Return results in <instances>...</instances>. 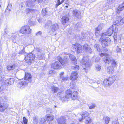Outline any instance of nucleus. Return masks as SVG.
I'll use <instances>...</instances> for the list:
<instances>
[{
  "label": "nucleus",
  "instance_id": "obj_46",
  "mask_svg": "<svg viewBox=\"0 0 124 124\" xmlns=\"http://www.w3.org/2000/svg\"><path fill=\"white\" fill-rule=\"evenodd\" d=\"M115 1V0H107V2L108 4L111 5Z\"/></svg>",
  "mask_w": 124,
  "mask_h": 124
},
{
  "label": "nucleus",
  "instance_id": "obj_37",
  "mask_svg": "<svg viewBox=\"0 0 124 124\" xmlns=\"http://www.w3.org/2000/svg\"><path fill=\"white\" fill-rule=\"evenodd\" d=\"M103 119L106 124H108L110 120V118L108 116H106L104 117Z\"/></svg>",
  "mask_w": 124,
  "mask_h": 124
},
{
  "label": "nucleus",
  "instance_id": "obj_52",
  "mask_svg": "<svg viewBox=\"0 0 124 124\" xmlns=\"http://www.w3.org/2000/svg\"><path fill=\"white\" fill-rule=\"evenodd\" d=\"M23 121L25 124H27V123L28 120L26 119L25 117H23Z\"/></svg>",
  "mask_w": 124,
  "mask_h": 124
},
{
  "label": "nucleus",
  "instance_id": "obj_16",
  "mask_svg": "<svg viewBox=\"0 0 124 124\" xmlns=\"http://www.w3.org/2000/svg\"><path fill=\"white\" fill-rule=\"evenodd\" d=\"M112 65L111 66H108L106 70L107 73L110 74H112L114 71V67L115 66Z\"/></svg>",
  "mask_w": 124,
  "mask_h": 124
},
{
  "label": "nucleus",
  "instance_id": "obj_34",
  "mask_svg": "<svg viewBox=\"0 0 124 124\" xmlns=\"http://www.w3.org/2000/svg\"><path fill=\"white\" fill-rule=\"evenodd\" d=\"M57 96L60 98L62 99L65 100L66 99L65 98V96H64V94H63L62 92H59L57 94Z\"/></svg>",
  "mask_w": 124,
  "mask_h": 124
},
{
  "label": "nucleus",
  "instance_id": "obj_13",
  "mask_svg": "<svg viewBox=\"0 0 124 124\" xmlns=\"http://www.w3.org/2000/svg\"><path fill=\"white\" fill-rule=\"evenodd\" d=\"M78 77V73L77 72H72L70 76V79L72 81L77 80Z\"/></svg>",
  "mask_w": 124,
  "mask_h": 124
},
{
  "label": "nucleus",
  "instance_id": "obj_10",
  "mask_svg": "<svg viewBox=\"0 0 124 124\" xmlns=\"http://www.w3.org/2000/svg\"><path fill=\"white\" fill-rule=\"evenodd\" d=\"M34 59V55L32 53H30L26 55L25 58V61L27 62H31Z\"/></svg>",
  "mask_w": 124,
  "mask_h": 124
},
{
  "label": "nucleus",
  "instance_id": "obj_59",
  "mask_svg": "<svg viewBox=\"0 0 124 124\" xmlns=\"http://www.w3.org/2000/svg\"><path fill=\"white\" fill-rule=\"evenodd\" d=\"M8 28L7 29V28H6L5 30V32L6 34H7L8 33V31L9 30Z\"/></svg>",
  "mask_w": 124,
  "mask_h": 124
},
{
  "label": "nucleus",
  "instance_id": "obj_22",
  "mask_svg": "<svg viewBox=\"0 0 124 124\" xmlns=\"http://www.w3.org/2000/svg\"><path fill=\"white\" fill-rule=\"evenodd\" d=\"M104 25L102 23H100L98 27L96 28L95 29V34L97 35L99 33V31L101 30L102 28L104 26Z\"/></svg>",
  "mask_w": 124,
  "mask_h": 124
},
{
  "label": "nucleus",
  "instance_id": "obj_23",
  "mask_svg": "<svg viewBox=\"0 0 124 124\" xmlns=\"http://www.w3.org/2000/svg\"><path fill=\"white\" fill-rule=\"evenodd\" d=\"M73 13L74 16L78 18H80L81 17V13L80 12L77 10H74L73 11Z\"/></svg>",
  "mask_w": 124,
  "mask_h": 124
},
{
  "label": "nucleus",
  "instance_id": "obj_9",
  "mask_svg": "<svg viewBox=\"0 0 124 124\" xmlns=\"http://www.w3.org/2000/svg\"><path fill=\"white\" fill-rule=\"evenodd\" d=\"M63 54L66 55V56H69L70 59L72 61H73L74 64H77V61L75 57L73 55L69 54H67V53L65 52L62 53Z\"/></svg>",
  "mask_w": 124,
  "mask_h": 124
},
{
  "label": "nucleus",
  "instance_id": "obj_58",
  "mask_svg": "<svg viewBox=\"0 0 124 124\" xmlns=\"http://www.w3.org/2000/svg\"><path fill=\"white\" fill-rule=\"evenodd\" d=\"M118 29L117 28V27H115V33H117L118 32Z\"/></svg>",
  "mask_w": 124,
  "mask_h": 124
},
{
  "label": "nucleus",
  "instance_id": "obj_43",
  "mask_svg": "<svg viewBox=\"0 0 124 124\" xmlns=\"http://www.w3.org/2000/svg\"><path fill=\"white\" fill-rule=\"evenodd\" d=\"M81 26V23H78L75 26V29H77L78 28H79Z\"/></svg>",
  "mask_w": 124,
  "mask_h": 124
},
{
  "label": "nucleus",
  "instance_id": "obj_61",
  "mask_svg": "<svg viewBox=\"0 0 124 124\" xmlns=\"http://www.w3.org/2000/svg\"><path fill=\"white\" fill-rule=\"evenodd\" d=\"M23 3H21L20 5V6H21V8H22L23 7Z\"/></svg>",
  "mask_w": 124,
  "mask_h": 124
},
{
  "label": "nucleus",
  "instance_id": "obj_50",
  "mask_svg": "<svg viewBox=\"0 0 124 124\" xmlns=\"http://www.w3.org/2000/svg\"><path fill=\"white\" fill-rule=\"evenodd\" d=\"M25 47H24L23 49L21 50L19 52V54H22L25 53L24 49Z\"/></svg>",
  "mask_w": 124,
  "mask_h": 124
},
{
  "label": "nucleus",
  "instance_id": "obj_57",
  "mask_svg": "<svg viewBox=\"0 0 124 124\" xmlns=\"http://www.w3.org/2000/svg\"><path fill=\"white\" fill-rule=\"evenodd\" d=\"M99 57H97L95 59V61L96 62H98L99 61Z\"/></svg>",
  "mask_w": 124,
  "mask_h": 124
},
{
  "label": "nucleus",
  "instance_id": "obj_36",
  "mask_svg": "<svg viewBox=\"0 0 124 124\" xmlns=\"http://www.w3.org/2000/svg\"><path fill=\"white\" fill-rule=\"evenodd\" d=\"M54 117L53 115H50L47 116V118H46V120L50 123L51 121L53 120Z\"/></svg>",
  "mask_w": 124,
  "mask_h": 124
},
{
  "label": "nucleus",
  "instance_id": "obj_2",
  "mask_svg": "<svg viewBox=\"0 0 124 124\" xmlns=\"http://www.w3.org/2000/svg\"><path fill=\"white\" fill-rule=\"evenodd\" d=\"M0 81L3 84L11 85L13 84L14 81L13 78H8L7 79L5 78V76L2 74V71L0 70Z\"/></svg>",
  "mask_w": 124,
  "mask_h": 124
},
{
  "label": "nucleus",
  "instance_id": "obj_56",
  "mask_svg": "<svg viewBox=\"0 0 124 124\" xmlns=\"http://www.w3.org/2000/svg\"><path fill=\"white\" fill-rule=\"evenodd\" d=\"M118 121H113L112 122V124H118Z\"/></svg>",
  "mask_w": 124,
  "mask_h": 124
},
{
  "label": "nucleus",
  "instance_id": "obj_27",
  "mask_svg": "<svg viewBox=\"0 0 124 124\" xmlns=\"http://www.w3.org/2000/svg\"><path fill=\"white\" fill-rule=\"evenodd\" d=\"M89 114L86 111H84L83 112L81 116L82 118L81 119H79V120L80 122H81L82 120H83V119H85L86 117H88V116L89 115Z\"/></svg>",
  "mask_w": 124,
  "mask_h": 124
},
{
  "label": "nucleus",
  "instance_id": "obj_6",
  "mask_svg": "<svg viewBox=\"0 0 124 124\" xmlns=\"http://www.w3.org/2000/svg\"><path fill=\"white\" fill-rule=\"evenodd\" d=\"M36 50L38 52L37 55H36L37 57L39 60L43 59L44 55V52L41 49L38 48H36Z\"/></svg>",
  "mask_w": 124,
  "mask_h": 124
},
{
  "label": "nucleus",
  "instance_id": "obj_29",
  "mask_svg": "<svg viewBox=\"0 0 124 124\" xmlns=\"http://www.w3.org/2000/svg\"><path fill=\"white\" fill-rule=\"evenodd\" d=\"M58 89V88L55 86L54 85L52 86L50 88L51 91L52 93H56Z\"/></svg>",
  "mask_w": 124,
  "mask_h": 124
},
{
  "label": "nucleus",
  "instance_id": "obj_38",
  "mask_svg": "<svg viewBox=\"0 0 124 124\" xmlns=\"http://www.w3.org/2000/svg\"><path fill=\"white\" fill-rule=\"evenodd\" d=\"M85 123L86 124L89 123H91L92 122L91 119L90 117H86V118H85Z\"/></svg>",
  "mask_w": 124,
  "mask_h": 124
},
{
  "label": "nucleus",
  "instance_id": "obj_4",
  "mask_svg": "<svg viewBox=\"0 0 124 124\" xmlns=\"http://www.w3.org/2000/svg\"><path fill=\"white\" fill-rule=\"evenodd\" d=\"M104 61L105 63L109 64L110 63L113 66H116L117 65V63L115 60L108 54L105 55L104 58Z\"/></svg>",
  "mask_w": 124,
  "mask_h": 124
},
{
  "label": "nucleus",
  "instance_id": "obj_33",
  "mask_svg": "<svg viewBox=\"0 0 124 124\" xmlns=\"http://www.w3.org/2000/svg\"><path fill=\"white\" fill-rule=\"evenodd\" d=\"M16 66L15 64H13L12 65H9L7 67V69L8 71H10L13 70L16 68Z\"/></svg>",
  "mask_w": 124,
  "mask_h": 124
},
{
  "label": "nucleus",
  "instance_id": "obj_1",
  "mask_svg": "<svg viewBox=\"0 0 124 124\" xmlns=\"http://www.w3.org/2000/svg\"><path fill=\"white\" fill-rule=\"evenodd\" d=\"M24 78L25 79L24 80L21 81L18 83L17 86L19 88L22 89L26 86L28 83L27 81L31 78V76L29 73H25Z\"/></svg>",
  "mask_w": 124,
  "mask_h": 124
},
{
  "label": "nucleus",
  "instance_id": "obj_41",
  "mask_svg": "<svg viewBox=\"0 0 124 124\" xmlns=\"http://www.w3.org/2000/svg\"><path fill=\"white\" fill-rule=\"evenodd\" d=\"M94 47L97 50L98 52L100 50V45L98 44H97L94 45Z\"/></svg>",
  "mask_w": 124,
  "mask_h": 124
},
{
  "label": "nucleus",
  "instance_id": "obj_25",
  "mask_svg": "<svg viewBox=\"0 0 124 124\" xmlns=\"http://www.w3.org/2000/svg\"><path fill=\"white\" fill-rule=\"evenodd\" d=\"M124 9V1L123 3L119 5L117 9V12L118 13H120V11L123 10Z\"/></svg>",
  "mask_w": 124,
  "mask_h": 124
},
{
  "label": "nucleus",
  "instance_id": "obj_24",
  "mask_svg": "<svg viewBox=\"0 0 124 124\" xmlns=\"http://www.w3.org/2000/svg\"><path fill=\"white\" fill-rule=\"evenodd\" d=\"M64 72H62L60 74V77L59 79V80L62 81L67 80L68 79V77H64L63 74Z\"/></svg>",
  "mask_w": 124,
  "mask_h": 124
},
{
  "label": "nucleus",
  "instance_id": "obj_60",
  "mask_svg": "<svg viewBox=\"0 0 124 124\" xmlns=\"http://www.w3.org/2000/svg\"><path fill=\"white\" fill-rule=\"evenodd\" d=\"M116 50L117 52H120L121 51V49L120 48L118 47V48L116 49Z\"/></svg>",
  "mask_w": 124,
  "mask_h": 124
},
{
  "label": "nucleus",
  "instance_id": "obj_42",
  "mask_svg": "<svg viewBox=\"0 0 124 124\" xmlns=\"http://www.w3.org/2000/svg\"><path fill=\"white\" fill-rule=\"evenodd\" d=\"M72 68L76 70H78L79 69V67L78 65H75L74 66H73Z\"/></svg>",
  "mask_w": 124,
  "mask_h": 124
},
{
  "label": "nucleus",
  "instance_id": "obj_5",
  "mask_svg": "<svg viewBox=\"0 0 124 124\" xmlns=\"http://www.w3.org/2000/svg\"><path fill=\"white\" fill-rule=\"evenodd\" d=\"M20 33L24 34H29L31 32V30L29 26L25 25L22 27L19 31Z\"/></svg>",
  "mask_w": 124,
  "mask_h": 124
},
{
  "label": "nucleus",
  "instance_id": "obj_8",
  "mask_svg": "<svg viewBox=\"0 0 124 124\" xmlns=\"http://www.w3.org/2000/svg\"><path fill=\"white\" fill-rule=\"evenodd\" d=\"M102 38H100V40L101 41L102 45L103 48L105 47L106 46H108L111 43V40L110 39L108 38H107L104 40H102Z\"/></svg>",
  "mask_w": 124,
  "mask_h": 124
},
{
  "label": "nucleus",
  "instance_id": "obj_12",
  "mask_svg": "<svg viewBox=\"0 0 124 124\" xmlns=\"http://www.w3.org/2000/svg\"><path fill=\"white\" fill-rule=\"evenodd\" d=\"M60 64V63L58 61H56L52 64L51 67L55 69H61L62 67Z\"/></svg>",
  "mask_w": 124,
  "mask_h": 124
},
{
  "label": "nucleus",
  "instance_id": "obj_21",
  "mask_svg": "<svg viewBox=\"0 0 124 124\" xmlns=\"http://www.w3.org/2000/svg\"><path fill=\"white\" fill-rule=\"evenodd\" d=\"M69 18L68 16L66 15L62 17V23L63 25H65L68 22Z\"/></svg>",
  "mask_w": 124,
  "mask_h": 124
},
{
  "label": "nucleus",
  "instance_id": "obj_62",
  "mask_svg": "<svg viewBox=\"0 0 124 124\" xmlns=\"http://www.w3.org/2000/svg\"><path fill=\"white\" fill-rule=\"evenodd\" d=\"M64 1V0H62L61 2V4H62V3H63Z\"/></svg>",
  "mask_w": 124,
  "mask_h": 124
},
{
  "label": "nucleus",
  "instance_id": "obj_48",
  "mask_svg": "<svg viewBox=\"0 0 124 124\" xmlns=\"http://www.w3.org/2000/svg\"><path fill=\"white\" fill-rule=\"evenodd\" d=\"M38 117L36 116H34L33 117V120L36 123H37L38 122Z\"/></svg>",
  "mask_w": 124,
  "mask_h": 124
},
{
  "label": "nucleus",
  "instance_id": "obj_28",
  "mask_svg": "<svg viewBox=\"0 0 124 124\" xmlns=\"http://www.w3.org/2000/svg\"><path fill=\"white\" fill-rule=\"evenodd\" d=\"M116 76H113L109 77L108 78V81H109L110 83H111L112 85L116 80Z\"/></svg>",
  "mask_w": 124,
  "mask_h": 124
},
{
  "label": "nucleus",
  "instance_id": "obj_17",
  "mask_svg": "<svg viewBox=\"0 0 124 124\" xmlns=\"http://www.w3.org/2000/svg\"><path fill=\"white\" fill-rule=\"evenodd\" d=\"M116 22V23L122 25L124 23V17L121 19V17L120 16L117 17Z\"/></svg>",
  "mask_w": 124,
  "mask_h": 124
},
{
  "label": "nucleus",
  "instance_id": "obj_40",
  "mask_svg": "<svg viewBox=\"0 0 124 124\" xmlns=\"http://www.w3.org/2000/svg\"><path fill=\"white\" fill-rule=\"evenodd\" d=\"M87 34H82L81 37L80 38V39L83 40L86 38L88 39V37H87Z\"/></svg>",
  "mask_w": 124,
  "mask_h": 124
},
{
  "label": "nucleus",
  "instance_id": "obj_63",
  "mask_svg": "<svg viewBox=\"0 0 124 124\" xmlns=\"http://www.w3.org/2000/svg\"><path fill=\"white\" fill-rule=\"evenodd\" d=\"M93 80H90L89 81V83H92V81Z\"/></svg>",
  "mask_w": 124,
  "mask_h": 124
},
{
  "label": "nucleus",
  "instance_id": "obj_20",
  "mask_svg": "<svg viewBox=\"0 0 124 124\" xmlns=\"http://www.w3.org/2000/svg\"><path fill=\"white\" fill-rule=\"evenodd\" d=\"M83 49L88 53H91L92 52V49L90 46L86 44L83 46Z\"/></svg>",
  "mask_w": 124,
  "mask_h": 124
},
{
  "label": "nucleus",
  "instance_id": "obj_30",
  "mask_svg": "<svg viewBox=\"0 0 124 124\" xmlns=\"http://www.w3.org/2000/svg\"><path fill=\"white\" fill-rule=\"evenodd\" d=\"M8 107L4 103L0 104V111H3Z\"/></svg>",
  "mask_w": 124,
  "mask_h": 124
},
{
  "label": "nucleus",
  "instance_id": "obj_19",
  "mask_svg": "<svg viewBox=\"0 0 124 124\" xmlns=\"http://www.w3.org/2000/svg\"><path fill=\"white\" fill-rule=\"evenodd\" d=\"M59 28V26L56 24L52 25L50 27V32H54L55 31L57 30Z\"/></svg>",
  "mask_w": 124,
  "mask_h": 124
},
{
  "label": "nucleus",
  "instance_id": "obj_55",
  "mask_svg": "<svg viewBox=\"0 0 124 124\" xmlns=\"http://www.w3.org/2000/svg\"><path fill=\"white\" fill-rule=\"evenodd\" d=\"M106 54H104L103 53H101V54H99V55H100V56L101 57H103V56H105V55H106Z\"/></svg>",
  "mask_w": 124,
  "mask_h": 124
},
{
  "label": "nucleus",
  "instance_id": "obj_15",
  "mask_svg": "<svg viewBox=\"0 0 124 124\" xmlns=\"http://www.w3.org/2000/svg\"><path fill=\"white\" fill-rule=\"evenodd\" d=\"M64 55V58L61 61V62L60 63L61 64L64 66H66L68 64V59L67 58V57H68V56L65 55Z\"/></svg>",
  "mask_w": 124,
  "mask_h": 124
},
{
  "label": "nucleus",
  "instance_id": "obj_44",
  "mask_svg": "<svg viewBox=\"0 0 124 124\" xmlns=\"http://www.w3.org/2000/svg\"><path fill=\"white\" fill-rule=\"evenodd\" d=\"M7 9L9 11L12 9V5L11 4H9L7 7Z\"/></svg>",
  "mask_w": 124,
  "mask_h": 124
},
{
  "label": "nucleus",
  "instance_id": "obj_32",
  "mask_svg": "<svg viewBox=\"0 0 124 124\" xmlns=\"http://www.w3.org/2000/svg\"><path fill=\"white\" fill-rule=\"evenodd\" d=\"M103 84L106 86H108L112 85L111 83H110L108 78L104 79L103 82Z\"/></svg>",
  "mask_w": 124,
  "mask_h": 124
},
{
  "label": "nucleus",
  "instance_id": "obj_18",
  "mask_svg": "<svg viewBox=\"0 0 124 124\" xmlns=\"http://www.w3.org/2000/svg\"><path fill=\"white\" fill-rule=\"evenodd\" d=\"M25 12L26 14L28 15L31 14H35L37 12V10L35 9L26 8Z\"/></svg>",
  "mask_w": 124,
  "mask_h": 124
},
{
  "label": "nucleus",
  "instance_id": "obj_47",
  "mask_svg": "<svg viewBox=\"0 0 124 124\" xmlns=\"http://www.w3.org/2000/svg\"><path fill=\"white\" fill-rule=\"evenodd\" d=\"M56 2L57 3L55 6V7L56 8H57L59 5L62 4L60 0H57Z\"/></svg>",
  "mask_w": 124,
  "mask_h": 124
},
{
  "label": "nucleus",
  "instance_id": "obj_26",
  "mask_svg": "<svg viewBox=\"0 0 124 124\" xmlns=\"http://www.w3.org/2000/svg\"><path fill=\"white\" fill-rule=\"evenodd\" d=\"M66 119L63 117H61L57 120L58 124H65V123Z\"/></svg>",
  "mask_w": 124,
  "mask_h": 124
},
{
  "label": "nucleus",
  "instance_id": "obj_7",
  "mask_svg": "<svg viewBox=\"0 0 124 124\" xmlns=\"http://www.w3.org/2000/svg\"><path fill=\"white\" fill-rule=\"evenodd\" d=\"M73 49L74 51L78 53H79L82 51V47L80 44L77 43L72 46Z\"/></svg>",
  "mask_w": 124,
  "mask_h": 124
},
{
  "label": "nucleus",
  "instance_id": "obj_14",
  "mask_svg": "<svg viewBox=\"0 0 124 124\" xmlns=\"http://www.w3.org/2000/svg\"><path fill=\"white\" fill-rule=\"evenodd\" d=\"M115 25L114 26L112 25L110 28L107 30L106 32L105 35H107L109 36H111L113 34V28L115 26Z\"/></svg>",
  "mask_w": 124,
  "mask_h": 124
},
{
  "label": "nucleus",
  "instance_id": "obj_45",
  "mask_svg": "<svg viewBox=\"0 0 124 124\" xmlns=\"http://www.w3.org/2000/svg\"><path fill=\"white\" fill-rule=\"evenodd\" d=\"M45 120L44 118L41 119L39 120V123L40 124H43L45 123Z\"/></svg>",
  "mask_w": 124,
  "mask_h": 124
},
{
  "label": "nucleus",
  "instance_id": "obj_51",
  "mask_svg": "<svg viewBox=\"0 0 124 124\" xmlns=\"http://www.w3.org/2000/svg\"><path fill=\"white\" fill-rule=\"evenodd\" d=\"M95 105L94 104H92L91 105L89 106V108L92 109L94 108L95 107Z\"/></svg>",
  "mask_w": 124,
  "mask_h": 124
},
{
  "label": "nucleus",
  "instance_id": "obj_39",
  "mask_svg": "<svg viewBox=\"0 0 124 124\" xmlns=\"http://www.w3.org/2000/svg\"><path fill=\"white\" fill-rule=\"evenodd\" d=\"M47 12L46 9L45 8H43L42 9L41 13L43 15L45 16L47 15Z\"/></svg>",
  "mask_w": 124,
  "mask_h": 124
},
{
  "label": "nucleus",
  "instance_id": "obj_31",
  "mask_svg": "<svg viewBox=\"0 0 124 124\" xmlns=\"http://www.w3.org/2000/svg\"><path fill=\"white\" fill-rule=\"evenodd\" d=\"M77 94L78 93L77 91L73 92L72 93L70 97H71L72 100H75L77 98Z\"/></svg>",
  "mask_w": 124,
  "mask_h": 124
},
{
  "label": "nucleus",
  "instance_id": "obj_11",
  "mask_svg": "<svg viewBox=\"0 0 124 124\" xmlns=\"http://www.w3.org/2000/svg\"><path fill=\"white\" fill-rule=\"evenodd\" d=\"M36 0H27L26 3V5L28 7H32L34 5V2ZM39 3H41L43 1V0H38Z\"/></svg>",
  "mask_w": 124,
  "mask_h": 124
},
{
  "label": "nucleus",
  "instance_id": "obj_54",
  "mask_svg": "<svg viewBox=\"0 0 124 124\" xmlns=\"http://www.w3.org/2000/svg\"><path fill=\"white\" fill-rule=\"evenodd\" d=\"M42 32L41 31H39L36 33V36L41 35L42 34Z\"/></svg>",
  "mask_w": 124,
  "mask_h": 124
},
{
  "label": "nucleus",
  "instance_id": "obj_64",
  "mask_svg": "<svg viewBox=\"0 0 124 124\" xmlns=\"http://www.w3.org/2000/svg\"><path fill=\"white\" fill-rule=\"evenodd\" d=\"M38 21L39 22H40V19H39Z\"/></svg>",
  "mask_w": 124,
  "mask_h": 124
},
{
  "label": "nucleus",
  "instance_id": "obj_49",
  "mask_svg": "<svg viewBox=\"0 0 124 124\" xmlns=\"http://www.w3.org/2000/svg\"><path fill=\"white\" fill-rule=\"evenodd\" d=\"M95 67L97 71H99L101 68V66L99 65H97Z\"/></svg>",
  "mask_w": 124,
  "mask_h": 124
},
{
  "label": "nucleus",
  "instance_id": "obj_3",
  "mask_svg": "<svg viewBox=\"0 0 124 124\" xmlns=\"http://www.w3.org/2000/svg\"><path fill=\"white\" fill-rule=\"evenodd\" d=\"M81 64L84 70L86 72L89 70L91 65V62L88 61L87 58L86 57L83 58L82 60Z\"/></svg>",
  "mask_w": 124,
  "mask_h": 124
},
{
  "label": "nucleus",
  "instance_id": "obj_53",
  "mask_svg": "<svg viewBox=\"0 0 124 124\" xmlns=\"http://www.w3.org/2000/svg\"><path fill=\"white\" fill-rule=\"evenodd\" d=\"M57 59L59 61V62H61V61L62 60V58L60 56H58L57 57Z\"/></svg>",
  "mask_w": 124,
  "mask_h": 124
},
{
  "label": "nucleus",
  "instance_id": "obj_35",
  "mask_svg": "<svg viewBox=\"0 0 124 124\" xmlns=\"http://www.w3.org/2000/svg\"><path fill=\"white\" fill-rule=\"evenodd\" d=\"M72 92L70 90H67L66 92V93L67 94L66 96H65V98L66 99L67 98H68L71 96L72 93Z\"/></svg>",
  "mask_w": 124,
  "mask_h": 124
}]
</instances>
